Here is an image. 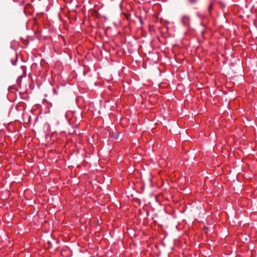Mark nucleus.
Returning <instances> with one entry per match:
<instances>
[{
  "label": "nucleus",
  "instance_id": "obj_1",
  "mask_svg": "<svg viewBox=\"0 0 257 257\" xmlns=\"http://www.w3.org/2000/svg\"><path fill=\"white\" fill-rule=\"evenodd\" d=\"M190 18L188 15H183L181 17V23L182 25L185 27H189L190 23Z\"/></svg>",
  "mask_w": 257,
  "mask_h": 257
},
{
  "label": "nucleus",
  "instance_id": "obj_2",
  "mask_svg": "<svg viewBox=\"0 0 257 257\" xmlns=\"http://www.w3.org/2000/svg\"><path fill=\"white\" fill-rule=\"evenodd\" d=\"M77 130H79L78 127L77 125H75L74 127H72V129H69V133L70 134H76Z\"/></svg>",
  "mask_w": 257,
  "mask_h": 257
},
{
  "label": "nucleus",
  "instance_id": "obj_3",
  "mask_svg": "<svg viewBox=\"0 0 257 257\" xmlns=\"http://www.w3.org/2000/svg\"><path fill=\"white\" fill-rule=\"evenodd\" d=\"M196 15L199 19L201 20L204 19L205 17V15L200 12H197Z\"/></svg>",
  "mask_w": 257,
  "mask_h": 257
},
{
  "label": "nucleus",
  "instance_id": "obj_4",
  "mask_svg": "<svg viewBox=\"0 0 257 257\" xmlns=\"http://www.w3.org/2000/svg\"><path fill=\"white\" fill-rule=\"evenodd\" d=\"M212 8H213V3L212 2H211L208 7V11L210 14H211V11L212 10Z\"/></svg>",
  "mask_w": 257,
  "mask_h": 257
},
{
  "label": "nucleus",
  "instance_id": "obj_5",
  "mask_svg": "<svg viewBox=\"0 0 257 257\" xmlns=\"http://www.w3.org/2000/svg\"><path fill=\"white\" fill-rule=\"evenodd\" d=\"M200 25L203 26V27H205V25L204 24H203V23H201Z\"/></svg>",
  "mask_w": 257,
  "mask_h": 257
},
{
  "label": "nucleus",
  "instance_id": "obj_6",
  "mask_svg": "<svg viewBox=\"0 0 257 257\" xmlns=\"http://www.w3.org/2000/svg\"><path fill=\"white\" fill-rule=\"evenodd\" d=\"M190 2L192 3H194L196 2V1H191Z\"/></svg>",
  "mask_w": 257,
  "mask_h": 257
},
{
  "label": "nucleus",
  "instance_id": "obj_7",
  "mask_svg": "<svg viewBox=\"0 0 257 257\" xmlns=\"http://www.w3.org/2000/svg\"><path fill=\"white\" fill-rule=\"evenodd\" d=\"M22 68L23 69H25V67H24V66H22Z\"/></svg>",
  "mask_w": 257,
  "mask_h": 257
},
{
  "label": "nucleus",
  "instance_id": "obj_8",
  "mask_svg": "<svg viewBox=\"0 0 257 257\" xmlns=\"http://www.w3.org/2000/svg\"><path fill=\"white\" fill-rule=\"evenodd\" d=\"M203 33H204V31H202V32H201V34H202V35H203Z\"/></svg>",
  "mask_w": 257,
  "mask_h": 257
},
{
  "label": "nucleus",
  "instance_id": "obj_9",
  "mask_svg": "<svg viewBox=\"0 0 257 257\" xmlns=\"http://www.w3.org/2000/svg\"><path fill=\"white\" fill-rule=\"evenodd\" d=\"M13 64L14 65H16V63H13Z\"/></svg>",
  "mask_w": 257,
  "mask_h": 257
}]
</instances>
